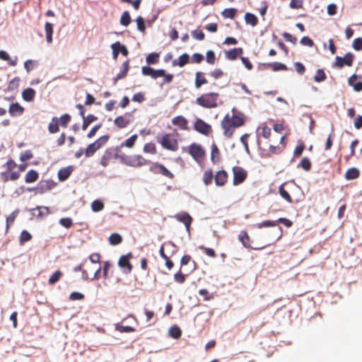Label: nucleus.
<instances>
[{
	"mask_svg": "<svg viewBox=\"0 0 362 362\" xmlns=\"http://www.w3.org/2000/svg\"><path fill=\"white\" fill-rule=\"evenodd\" d=\"M233 110V112H234ZM245 123V120L242 115L233 113L232 115L227 114L221 121V127L223 129V135L230 139L232 137L236 128L242 127Z\"/></svg>",
	"mask_w": 362,
	"mask_h": 362,
	"instance_id": "nucleus-1",
	"label": "nucleus"
},
{
	"mask_svg": "<svg viewBox=\"0 0 362 362\" xmlns=\"http://www.w3.org/2000/svg\"><path fill=\"white\" fill-rule=\"evenodd\" d=\"M219 98L218 93H207L202 94L196 99V103L204 108H215L218 107V100Z\"/></svg>",
	"mask_w": 362,
	"mask_h": 362,
	"instance_id": "nucleus-2",
	"label": "nucleus"
},
{
	"mask_svg": "<svg viewBox=\"0 0 362 362\" xmlns=\"http://www.w3.org/2000/svg\"><path fill=\"white\" fill-rule=\"evenodd\" d=\"M119 158L122 161V163H124L127 165L134 168L144 166L148 165L150 163L149 160H146L141 155H134L131 156L122 155L119 156Z\"/></svg>",
	"mask_w": 362,
	"mask_h": 362,
	"instance_id": "nucleus-3",
	"label": "nucleus"
},
{
	"mask_svg": "<svg viewBox=\"0 0 362 362\" xmlns=\"http://www.w3.org/2000/svg\"><path fill=\"white\" fill-rule=\"evenodd\" d=\"M157 141L166 150L176 151L178 149V141L177 139L170 134H165L161 137L158 136Z\"/></svg>",
	"mask_w": 362,
	"mask_h": 362,
	"instance_id": "nucleus-4",
	"label": "nucleus"
},
{
	"mask_svg": "<svg viewBox=\"0 0 362 362\" xmlns=\"http://www.w3.org/2000/svg\"><path fill=\"white\" fill-rule=\"evenodd\" d=\"M109 138V135H104L95 140L93 143L90 144L85 149V156L89 158L93 156L98 150L107 142Z\"/></svg>",
	"mask_w": 362,
	"mask_h": 362,
	"instance_id": "nucleus-5",
	"label": "nucleus"
},
{
	"mask_svg": "<svg viewBox=\"0 0 362 362\" xmlns=\"http://www.w3.org/2000/svg\"><path fill=\"white\" fill-rule=\"evenodd\" d=\"M189 154L197 162L205 156V151L200 144L193 143L187 147Z\"/></svg>",
	"mask_w": 362,
	"mask_h": 362,
	"instance_id": "nucleus-6",
	"label": "nucleus"
},
{
	"mask_svg": "<svg viewBox=\"0 0 362 362\" xmlns=\"http://www.w3.org/2000/svg\"><path fill=\"white\" fill-rule=\"evenodd\" d=\"M133 257L132 252L122 255L118 260V266L122 269L124 274H129L132 271L133 266L130 262V259Z\"/></svg>",
	"mask_w": 362,
	"mask_h": 362,
	"instance_id": "nucleus-7",
	"label": "nucleus"
},
{
	"mask_svg": "<svg viewBox=\"0 0 362 362\" xmlns=\"http://www.w3.org/2000/svg\"><path fill=\"white\" fill-rule=\"evenodd\" d=\"M355 56L351 52L346 53L344 57H336L334 66L341 69L344 66H351L354 60Z\"/></svg>",
	"mask_w": 362,
	"mask_h": 362,
	"instance_id": "nucleus-8",
	"label": "nucleus"
},
{
	"mask_svg": "<svg viewBox=\"0 0 362 362\" xmlns=\"http://www.w3.org/2000/svg\"><path fill=\"white\" fill-rule=\"evenodd\" d=\"M149 170L153 174H160L170 180L174 178V175L161 163H153Z\"/></svg>",
	"mask_w": 362,
	"mask_h": 362,
	"instance_id": "nucleus-9",
	"label": "nucleus"
},
{
	"mask_svg": "<svg viewBox=\"0 0 362 362\" xmlns=\"http://www.w3.org/2000/svg\"><path fill=\"white\" fill-rule=\"evenodd\" d=\"M233 185H238L243 183L247 176V171L240 166H235L233 168Z\"/></svg>",
	"mask_w": 362,
	"mask_h": 362,
	"instance_id": "nucleus-10",
	"label": "nucleus"
},
{
	"mask_svg": "<svg viewBox=\"0 0 362 362\" xmlns=\"http://www.w3.org/2000/svg\"><path fill=\"white\" fill-rule=\"evenodd\" d=\"M194 129L206 136H208L212 132L211 125L200 118H197L195 120L194 123Z\"/></svg>",
	"mask_w": 362,
	"mask_h": 362,
	"instance_id": "nucleus-11",
	"label": "nucleus"
},
{
	"mask_svg": "<svg viewBox=\"0 0 362 362\" xmlns=\"http://www.w3.org/2000/svg\"><path fill=\"white\" fill-rule=\"evenodd\" d=\"M21 175L17 171H4L0 174L1 180L3 182L6 183L11 181H16L20 177Z\"/></svg>",
	"mask_w": 362,
	"mask_h": 362,
	"instance_id": "nucleus-12",
	"label": "nucleus"
},
{
	"mask_svg": "<svg viewBox=\"0 0 362 362\" xmlns=\"http://www.w3.org/2000/svg\"><path fill=\"white\" fill-rule=\"evenodd\" d=\"M112 49L113 58L116 59L118 57L119 52H121L124 56H127L129 54L128 49L124 45H122L119 42H117L111 45Z\"/></svg>",
	"mask_w": 362,
	"mask_h": 362,
	"instance_id": "nucleus-13",
	"label": "nucleus"
},
{
	"mask_svg": "<svg viewBox=\"0 0 362 362\" xmlns=\"http://www.w3.org/2000/svg\"><path fill=\"white\" fill-rule=\"evenodd\" d=\"M361 77L356 74L352 75L348 80L349 85L352 86L355 91L362 90Z\"/></svg>",
	"mask_w": 362,
	"mask_h": 362,
	"instance_id": "nucleus-14",
	"label": "nucleus"
},
{
	"mask_svg": "<svg viewBox=\"0 0 362 362\" xmlns=\"http://www.w3.org/2000/svg\"><path fill=\"white\" fill-rule=\"evenodd\" d=\"M177 221L185 224L187 230L189 231L192 218L187 213L177 214L175 216Z\"/></svg>",
	"mask_w": 362,
	"mask_h": 362,
	"instance_id": "nucleus-15",
	"label": "nucleus"
},
{
	"mask_svg": "<svg viewBox=\"0 0 362 362\" xmlns=\"http://www.w3.org/2000/svg\"><path fill=\"white\" fill-rule=\"evenodd\" d=\"M214 180L217 186H223L227 182L228 173L223 170L218 171L214 176Z\"/></svg>",
	"mask_w": 362,
	"mask_h": 362,
	"instance_id": "nucleus-16",
	"label": "nucleus"
},
{
	"mask_svg": "<svg viewBox=\"0 0 362 362\" xmlns=\"http://www.w3.org/2000/svg\"><path fill=\"white\" fill-rule=\"evenodd\" d=\"M173 125L178 127L181 130H187L188 129V121L182 115L177 116L172 119Z\"/></svg>",
	"mask_w": 362,
	"mask_h": 362,
	"instance_id": "nucleus-17",
	"label": "nucleus"
},
{
	"mask_svg": "<svg viewBox=\"0 0 362 362\" xmlns=\"http://www.w3.org/2000/svg\"><path fill=\"white\" fill-rule=\"evenodd\" d=\"M117 158V154H115L114 156L113 154V152H112V149H107L105 152H104V154L102 156L101 158H100V163L101 165H103V167H106L108 165L110 161L113 158Z\"/></svg>",
	"mask_w": 362,
	"mask_h": 362,
	"instance_id": "nucleus-18",
	"label": "nucleus"
},
{
	"mask_svg": "<svg viewBox=\"0 0 362 362\" xmlns=\"http://www.w3.org/2000/svg\"><path fill=\"white\" fill-rule=\"evenodd\" d=\"M8 112L11 117L20 116L24 112V107L19 103H12L8 109Z\"/></svg>",
	"mask_w": 362,
	"mask_h": 362,
	"instance_id": "nucleus-19",
	"label": "nucleus"
},
{
	"mask_svg": "<svg viewBox=\"0 0 362 362\" xmlns=\"http://www.w3.org/2000/svg\"><path fill=\"white\" fill-rule=\"evenodd\" d=\"M137 138H138V136L137 134H133L132 136H131L129 138H128L127 139H126L123 143H122L120 144V146H117L115 148V151H119V149L122 147H127V148H133L136 140H137Z\"/></svg>",
	"mask_w": 362,
	"mask_h": 362,
	"instance_id": "nucleus-20",
	"label": "nucleus"
},
{
	"mask_svg": "<svg viewBox=\"0 0 362 362\" xmlns=\"http://www.w3.org/2000/svg\"><path fill=\"white\" fill-rule=\"evenodd\" d=\"M73 170L74 168L72 166H68L66 168H61L58 171L59 180L62 182L66 180L72 173Z\"/></svg>",
	"mask_w": 362,
	"mask_h": 362,
	"instance_id": "nucleus-21",
	"label": "nucleus"
},
{
	"mask_svg": "<svg viewBox=\"0 0 362 362\" xmlns=\"http://www.w3.org/2000/svg\"><path fill=\"white\" fill-rule=\"evenodd\" d=\"M243 53L242 47L233 48L226 52V57L229 60H235L238 55Z\"/></svg>",
	"mask_w": 362,
	"mask_h": 362,
	"instance_id": "nucleus-22",
	"label": "nucleus"
},
{
	"mask_svg": "<svg viewBox=\"0 0 362 362\" xmlns=\"http://www.w3.org/2000/svg\"><path fill=\"white\" fill-rule=\"evenodd\" d=\"M238 239L245 247L251 248L250 238L245 230L240 232Z\"/></svg>",
	"mask_w": 362,
	"mask_h": 362,
	"instance_id": "nucleus-23",
	"label": "nucleus"
},
{
	"mask_svg": "<svg viewBox=\"0 0 362 362\" xmlns=\"http://www.w3.org/2000/svg\"><path fill=\"white\" fill-rule=\"evenodd\" d=\"M189 57L188 54L185 53L179 57L178 59H175L173 61L172 64L173 66H178L180 67H183L189 62Z\"/></svg>",
	"mask_w": 362,
	"mask_h": 362,
	"instance_id": "nucleus-24",
	"label": "nucleus"
},
{
	"mask_svg": "<svg viewBox=\"0 0 362 362\" xmlns=\"http://www.w3.org/2000/svg\"><path fill=\"white\" fill-rule=\"evenodd\" d=\"M208 81L204 76V73L197 71L195 74L194 85L197 88H199L202 86L207 83Z\"/></svg>",
	"mask_w": 362,
	"mask_h": 362,
	"instance_id": "nucleus-25",
	"label": "nucleus"
},
{
	"mask_svg": "<svg viewBox=\"0 0 362 362\" xmlns=\"http://www.w3.org/2000/svg\"><path fill=\"white\" fill-rule=\"evenodd\" d=\"M130 123V120L126 119L124 116L120 115L117 117L114 120V124L119 129L127 127Z\"/></svg>",
	"mask_w": 362,
	"mask_h": 362,
	"instance_id": "nucleus-26",
	"label": "nucleus"
},
{
	"mask_svg": "<svg viewBox=\"0 0 362 362\" xmlns=\"http://www.w3.org/2000/svg\"><path fill=\"white\" fill-rule=\"evenodd\" d=\"M39 178L38 173L35 170H30L27 172L25 177L26 183H32L37 181Z\"/></svg>",
	"mask_w": 362,
	"mask_h": 362,
	"instance_id": "nucleus-27",
	"label": "nucleus"
},
{
	"mask_svg": "<svg viewBox=\"0 0 362 362\" xmlns=\"http://www.w3.org/2000/svg\"><path fill=\"white\" fill-rule=\"evenodd\" d=\"M35 91L31 88L25 89L22 93V97L27 102L33 101L35 98Z\"/></svg>",
	"mask_w": 362,
	"mask_h": 362,
	"instance_id": "nucleus-28",
	"label": "nucleus"
},
{
	"mask_svg": "<svg viewBox=\"0 0 362 362\" xmlns=\"http://www.w3.org/2000/svg\"><path fill=\"white\" fill-rule=\"evenodd\" d=\"M360 172L356 168H351L346 170L345 173L344 177L346 180H354L359 177Z\"/></svg>",
	"mask_w": 362,
	"mask_h": 362,
	"instance_id": "nucleus-29",
	"label": "nucleus"
},
{
	"mask_svg": "<svg viewBox=\"0 0 362 362\" xmlns=\"http://www.w3.org/2000/svg\"><path fill=\"white\" fill-rule=\"evenodd\" d=\"M59 118L54 117L52 119L51 122L48 125V130L51 134H55L59 132Z\"/></svg>",
	"mask_w": 362,
	"mask_h": 362,
	"instance_id": "nucleus-30",
	"label": "nucleus"
},
{
	"mask_svg": "<svg viewBox=\"0 0 362 362\" xmlns=\"http://www.w3.org/2000/svg\"><path fill=\"white\" fill-rule=\"evenodd\" d=\"M45 31L47 42L48 43H51L52 41L53 25L51 23L46 22L45 24Z\"/></svg>",
	"mask_w": 362,
	"mask_h": 362,
	"instance_id": "nucleus-31",
	"label": "nucleus"
},
{
	"mask_svg": "<svg viewBox=\"0 0 362 362\" xmlns=\"http://www.w3.org/2000/svg\"><path fill=\"white\" fill-rule=\"evenodd\" d=\"M129 68V61H126V62H123V64L122 65V69H121L120 71L118 73V74L117 75L115 80L117 81V80L124 78L126 76V75L127 74Z\"/></svg>",
	"mask_w": 362,
	"mask_h": 362,
	"instance_id": "nucleus-32",
	"label": "nucleus"
},
{
	"mask_svg": "<svg viewBox=\"0 0 362 362\" xmlns=\"http://www.w3.org/2000/svg\"><path fill=\"white\" fill-rule=\"evenodd\" d=\"M211 159L214 163H216L220 160V151L215 144H213L211 146Z\"/></svg>",
	"mask_w": 362,
	"mask_h": 362,
	"instance_id": "nucleus-33",
	"label": "nucleus"
},
{
	"mask_svg": "<svg viewBox=\"0 0 362 362\" xmlns=\"http://www.w3.org/2000/svg\"><path fill=\"white\" fill-rule=\"evenodd\" d=\"M214 177L211 169L206 170L203 175V182L206 185H209L212 183L213 178Z\"/></svg>",
	"mask_w": 362,
	"mask_h": 362,
	"instance_id": "nucleus-34",
	"label": "nucleus"
},
{
	"mask_svg": "<svg viewBox=\"0 0 362 362\" xmlns=\"http://www.w3.org/2000/svg\"><path fill=\"white\" fill-rule=\"evenodd\" d=\"M62 276H63V273L60 270L55 271L52 274V275L49 278L48 284L49 285L55 284L57 281H59V279L62 278Z\"/></svg>",
	"mask_w": 362,
	"mask_h": 362,
	"instance_id": "nucleus-35",
	"label": "nucleus"
},
{
	"mask_svg": "<svg viewBox=\"0 0 362 362\" xmlns=\"http://www.w3.org/2000/svg\"><path fill=\"white\" fill-rule=\"evenodd\" d=\"M0 59L4 61L8 62V64L13 66H16L17 64V57H16L13 60L11 59L8 54L4 50L0 51Z\"/></svg>",
	"mask_w": 362,
	"mask_h": 362,
	"instance_id": "nucleus-36",
	"label": "nucleus"
},
{
	"mask_svg": "<svg viewBox=\"0 0 362 362\" xmlns=\"http://www.w3.org/2000/svg\"><path fill=\"white\" fill-rule=\"evenodd\" d=\"M245 21L247 24H250L252 26H255L258 23V19L256 17V16H255L254 14L250 13H245Z\"/></svg>",
	"mask_w": 362,
	"mask_h": 362,
	"instance_id": "nucleus-37",
	"label": "nucleus"
},
{
	"mask_svg": "<svg viewBox=\"0 0 362 362\" xmlns=\"http://www.w3.org/2000/svg\"><path fill=\"white\" fill-rule=\"evenodd\" d=\"M143 151L146 153H150L153 155L157 153L156 144L153 142L145 144L143 148Z\"/></svg>",
	"mask_w": 362,
	"mask_h": 362,
	"instance_id": "nucleus-38",
	"label": "nucleus"
},
{
	"mask_svg": "<svg viewBox=\"0 0 362 362\" xmlns=\"http://www.w3.org/2000/svg\"><path fill=\"white\" fill-rule=\"evenodd\" d=\"M269 152H264V151H263L261 153L262 157L268 158L271 156V154H277L281 151L279 147L273 145L269 146Z\"/></svg>",
	"mask_w": 362,
	"mask_h": 362,
	"instance_id": "nucleus-39",
	"label": "nucleus"
},
{
	"mask_svg": "<svg viewBox=\"0 0 362 362\" xmlns=\"http://www.w3.org/2000/svg\"><path fill=\"white\" fill-rule=\"evenodd\" d=\"M38 189H40V192L42 193L45 190H49L52 188V183L49 180H42L38 184Z\"/></svg>",
	"mask_w": 362,
	"mask_h": 362,
	"instance_id": "nucleus-40",
	"label": "nucleus"
},
{
	"mask_svg": "<svg viewBox=\"0 0 362 362\" xmlns=\"http://www.w3.org/2000/svg\"><path fill=\"white\" fill-rule=\"evenodd\" d=\"M279 192L281 197L286 200L288 203H292L293 199L289 193L284 189V185H281L279 187Z\"/></svg>",
	"mask_w": 362,
	"mask_h": 362,
	"instance_id": "nucleus-41",
	"label": "nucleus"
},
{
	"mask_svg": "<svg viewBox=\"0 0 362 362\" xmlns=\"http://www.w3.org/2000/svg\"><path fill=\"white\" fill-rule=\"evenodd\" d=\"M122 241V236L118 233H112L109 237V243L112 245H116L121 243Z\"/></svg>",
	"mask_w": 362,
	"mask_h": 362,
	"instance_id": "nucleus-42",
	"label": "nucleus"
},
{
	"mask_svg": "<svg viewBox=\"0 0 362 362\" xmlns=\"http://www.w3.org/2000/svg\"><path fill=\"white\" fill-rule=\"evenodd\" d=\"M32 239L31 234L25 230H23L20 235L19 237V242L21 245H23L25 243L30 241Z\"/></svg>",
	"mask_w": 362,
	"mask_h": 362,
	"instance_id": "nucleus-43",
	"label": "nucleus"
},
{
	"mask_svg": "<svg viewBox=\"0 0 362 362\" xmlns=\"http://www.w3.org/2000/svg\"><path fill=\"white\" fill-rule=\"evenodd\" d=\"M298 168H301L306 171H309L311 169V162L309 158L305 157L303 158L298 165Z\"/></svg>",
	"mask_w": 362,
	"mask_h": 362,
	"instance_id": "nucleus-44",
	"label": "nucleus"
},
{
	"mask_svg": "<svg viewBox=\"0 0 362 362\" xmlns=\"http://www.w3.org/2000/svg\"><path fill=\"white\" fill-rule=\"evenodd\" d=\"M115 329L119 332H134L136 331V329L131 326H124L119 324L115 325Z\"/></svg>",
	"mask_w": 362,
	"mask_h": 362,
	"instance_id": "nucleus-45",
	"label": "nucleus"
},
{
	"mask_svg": "<svg viewBox=\"0 0 362 362\" xmlns=\"http://www.w3.org/2000/svg\"><path fill=\"white\" fill-rule=\"evenodd\" d=\"M158 59L159 54L155 52L149 54L146 58V63L148 64H156L158 62Z\"/></svg>",
	"mask_w": 362,
	"mask_h": 362,
	"instance_id": "nucleus-46",
	"label": "nucleus"
},
{
	"mask_svg": "<svg viewBox=\"0 0 362 362\" xmlns=\"http://www.w3.org/2000/svg\"><path fill=\"white\" fill-rule=\"evenodd\" d=\"M170 335L174 339H179L181 337L182 331L177 326L171 327L169 329Z\"/></svg>",
	"mask_w": 362,
	"mask_h": 362,
	"instance_id": "nucleus-47",
	"label": "nucleus"
},
{
	"mask_svg": "<svg viewBox=\"0 0 362 362\" xmlns=\"http://www.w3.org/2000/svg\"><path fill=\"white\" fill-rule=\"evenodd\" d=\"M221 14L225 18L233 19L236 14V9L233 8H226L222 11Z\"/></svg>",
	"mask_w": 362,
	"mask_h": 362,
	"instance_id": "nucleus-48",
	"label": "nucleus"
},
{
	"mask_svg": "<svg viewBox=\"0 0 362 362\" xmlns=\"http://www.w3.org/2000/svg\"><path fill=\"white\" fill-rule=\"evenodd\" d=\"M131 23V17L128 11L123 12L121 18L120 23L124 26H127Z\"/></svg>",
	"mask_w": 362,
	"mask_h": 362,
	"instance_id": "nucleus-49",
	"label": "nucleus"
},
{
	"mask_svg": "<svg viewBox=\"0 0 362 362\" xmlns=\"http://www.w3.org/2000/svg\"><path fill=\"white\" fill-rule=\"evenodd\" d=\"M326 78H327L326 74L322 69H318L314 76V80L317 83L322 82Z\"/></svg>",
	"mask_w": 362,
	"mask_h": 362,
	"instance_id": "nucleus-50",
	"label": "nucleus"
},
{
	"mask_svg": "<svg viewBox=\"0 0 362 362\" xmlns=\"http://www.w3.org/2000/svg\"><path fill=\"white\" fill-rule=\"evenodd\" d=\"M71 119V116L69 114H64L59 118V123L62 127H66L68 124Z\"/></svg>",
	"mask_w": 362,
	"mask_h": 362,
	"instance_id": "nucleus-51",
	"label": "nucleus"
},
{
	"mask_svg": "<svg viewBox=\"0 0 362 362\" xmlns=\"http://www.w3.org/2000/svg\"><path fill=\"white\" fill-rule=\"evenodd\" d=\"M268 66H270L274 71L287 70V66L285 64L280 62L270 63L268 64Z\"/></svg>",
	"mask_w": 362,
	"mask_h": 362,
	"instance_id": "nucleus-52",
	"label": "nucleus"
},
{
	"mask_svg": "<svg viewBox=\"0 0 362 362\" xmlns=\"http://www.w3.org/2000/svg\"><path fill=\"white\" fill-rule=\"evenodd\" d=\"M91 208L93 211L98 212L103 209L104 204L100 200H95L91 204Z\"/></svg>",
	"mask_w": 362,
	"mask_h": 362,
	"instance_id": "nucleus-53",
	"label": "nucleus"
},
{
	"mask_svg": "<svg viewBox=\"0 0 362 362\" xmlns=\"http://www.w3.org/2000/svg\"><path fill=\"white\" fill-rule=\"evenodd\" d=\"M35 209L38 211L37 217L42 218L49 214V209L47 206H37Z\"/></svg>",
	"mask_w": 362,
	"mask_h": 362,
	"instance_id": "nucleus-54",
	"label": "nucleus"
},
{
	"mask_svg": "<svg viewBox=\"0 0 362 362\" xmlns=\"http://www.w3.org/2000/svg\"><path fill=\"white\" fill-rule=\"evenodd\" d=\"M199 249L203 251L207 256L214 258L216 255L214 249L203 245L199 246Z\"/></svg>",
	"mask_w": 362,
	"mask_h": 362,
	"instance_id": "nucleus-55",
	"label": "nucleus"
},
{
	"mask_svg": "<svg viewBox=\"0 0 362 362\" xmlns=\"http://www.w3.org/2000/svg\"><path fill=\"white\" fill-rule=\"evenodd\" d=\"M206 61L209 64H214L216 62L215 53L212 50H208L206 54Z\"/></svg>",
	"mask_w": 362,
	"mask_h": 362,
	"instance_id": "nucleus-56",
	"label": "nucleus"
},
{
	"mask_svg": "<svg viewBox=\"0 0 362 362\" xmlns=\"http://www.w3.org/2000/svg\"><path fill=\"white\" fill-rule=\"evenodd\" d=\"M174 280L177 284H184L186 280V275L183 274L180 270L178 272L174 274Z\"/></svg>",
	"mask_w": 362,
	"mask_h": 362,
	"instance_id": "nucleus-57",
	"label": "nucleus"
},
{
	"mask_svg": "<svg viewBox=\"0 0 362 362\" xmlns=\"http://www.w3.org/2000/svg\"><path fill=\"white\" fill-rule=\"evenodd\" d=\"M59 223L61 226L66 228H70L73 226V221L71 218H62L59 220Z\"/></svg>",
	"mask_w": 362,
	"mask_h": 362,
	"instance_id": "nucleus-58",
	"label": "nucleus"
},
{
	"mask_svg": "<svg viewBox=\"0 0 362 362\" xmlns=\"http://www.w3.org/2000/svg\"><path fill=\"white\" fill-rule=\"evenodd\" d=\"M33 157V154L30 150H27L24 152H22L20 156V160L22 162H25Z\"/></svg>",
	"mask_w": 362,
	"mask_h": 362,
	"instance_id": "nucleus-59",
	"label": "nucleus"
},
{
	"mask_svg": "<svg viewBox=\"0 0 362 362\" xmlns=\"http://www.w3.org/2000/svg\"><path fill=\"white\" fill-rule=\"evenodd\" d=\"M192 36L197 40H203L205 38V35L201 30H194L192 31Z\"/></svg>",
	"mask_w": 362,
	"mask_h": 362,
	"instance_id": "nucleus-60",
	"label": "nucleus"
},
{
	"mask_svg": "<svg viewBox=\"0 0 362 362\" xmlns=\"http://www.w3.org/2000/svg\"><path fill=\"white\" fill-rule=\"evenodd\" d=\"M137 23V28L139 31L142 33H145L146 25L144 23V20L141 16H138L136 19Z\"/></svg>",
	"mask_w": 362,
	"mask_h": 362,
	"instance_id": "nucleus-61",
	"label": "nucleus"
},
{
	"mask_svg": "<svg viewBox=\"0 0 362 362\" xmlns=\"http://www.w3.org/2000/svg\"><path fill=\"white\" fill-rule=\"evenodd\" d=\"M276 226V221H264L261 223L257 224L258 228H262L264 227H273Z\"/></svg>",
	"mask_w": 362,
	"mask_h": 362,
	"instance_id": "nucleus-62",
	"label": "nucleus"
},
{
	"mask_svg": "<svg viewBox=\"0 0 362 362\" xmlns=\"http://www.w3.org/2000/svg\"><path fill=\"white\" fill-rule=\"evenodd\" d=\"M352 47L356 51L362 50V37H358L354 40Z\"/></svg>",
	"mask_w": 362,
	"mask_h": 362,
	"instance_id": "nucleus-63",
	"label": "nucleus"
},
{
	"mask_svg": "<svg viewBox=\"0 0 362 362\" xmlns=\"http://www.w3.org/2000/svg\"><path fill=\"white\" fill-rule=\"evenodd\" d=\"M199 294L204 298V300H210L214 298L213 295L210 294L209 291L205 288L200 289L199 291Z\"/></svg>",
	"mask_w": 362,
	"mask_h": 362,
	"instance_id": "nucleus-64",
	"label": "nucleus"
}]
</instances>
